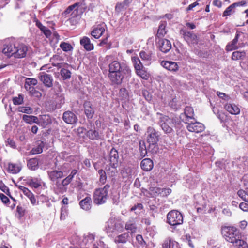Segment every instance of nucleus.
<instances>
[{
    "label": "nucleus",
    "mask_w": 248,
    "mask_h": 248,
    "mask_svg": "<svg viewBox=\"0 0 248 248\" xmlns=\"http://www.w3.org/2000/svg\"><path fill=\"white\" fill-rule=\"evenodd\" d=\"M108 77L113 85H119L124 77L129 78L131 70L125 64H121L118 61H113L108 65Z\"/></svg>",
    "instance_id": "obj_1"
},
{
    "label": "nucleus",
    "mask_w": 248,
    "mask_h": 248,
    "mask_svg": "<svg viewBox=\"0 0 248 248\" xmlns=\"http://www.w3.org/2000/svg\"><path fill=\"white\" fill-rule=\"evenodd\" d=\"M221 232L226 241L232 243L237 248H241L242 246H246V242L241 239V234L236 227L222 226Z\"/></svg>",
    "instance_id": "obj_2"
},
{
    "label": "nucleus",
    "mask_w": 248,
    "mask_h": 248,
    "mask_svg": "<svg viewBox=\"0 0 248 248\" xmlns=\"http://www.w3.org/2000/svg\"><path fill=\"white\" fill-rule=\"evenodd\" d=\"M124 222L119 218H110L107 223L106 232L112 236L122 232L124 229Z\"/></svg>",
    "instance_id": "obj_3"
},
{
    "label": "nucleus",
    "mask_w": 248,
    "mask_h": 248,
    "mask_svg": "<svg viewBox=\"0 0 248 248\" xmlns=\"http://www.w3.org/2000/svg\"><path fill=\"white\" fill-rule=\"evenodd\" d=\"M147 141L149 144V151L156 153L158 150L157 142L159 141V134L157 131L151 127L147 131Z\"/></svg>",
    "instance_id": "obj_4"
},
{
    "label": "nucleus",
    "mask_w": 248,
    "mask_h": 248,
    "mask_svg": "<svg viewBox=\"0 0 248 248\" xmlns=\"http://www.w3.org/2000/svg\"><path fill=\"white\" fill-rule=\"evenodd\" d=\"M109 188L110 186L107 184L102 188L96 189L93 194L94 203L98 205L105 203L108 198Z\"/></svg>",
    "instance_id": "obj_5"
},
{
    "label": "nucleus",
    "mask_w": 248,
    "mask_h": 248,
    "mask_svg": "<svg viewBox=\"0 0 248 248\" xmlns=\"http://www.w3.org/2000/svg\"><path fill=\"white\" fill-rule=\"evenodd\" d=\"M167 222L171 226H176L183 223V216L178 210H171L167 215Z\"/></svg>",
    "instance_id": "obj_6"
},
{
    "label": "nucleus",
    "mask_w": 248,
    "mask_h": 248,
    "mask_svg": "<svg viewBox=\"0 0 248 248\" xmlns=\"http://www.w3.org/2000/svg\"><path fill=\"white\" fill-rule=\"evenodd\" d=\"M194 110L192 108L186 106L184 114H181L180 118L185 124H202L197 122L193 118Z\"/></svg>",
    "instance_id": "obj_7"
},
{
    "label": "nucleus",
    "mask_w": 248,
    "mask_h": 248,
    "mask_svg": "<svg viewBox=\"0 0 248 248\" xmlns=\"http://www.w3.org/2000/svg\"><path fill=\"white\" fill-rule=\"evenodd\" d=\"M68 164H64L61 168L58 170H54L47 171V174L49 179L52 182H57L58 179L62 178L65 174L66 171L64 168H66Z\"/></svg>",
    "instance_id": "obj_8"
},
{
    "label": "nucleus",
    "mask_w": 248,
    "mask_h": 248,
    "mask_svg": "<svg viewBox=\"0 0 248 248\" xmlns=\"http://www.w3.org/2000/svg\"><path fill=\"white\" fill-rule=\"evenodd\" d=\"M180 33L189 45L198 43V39L196 34L184 29H181Z\"/></svg>",
    "instance_id": "obj_9"
},
{
    "label": "nucleus",
    "mask_w": 248,
    "mask_h": 248,
    "mask_svg": "<svg viewBox=\"0 0 248 248\" xmlns=\"http://www.w3.org/2000/svg\"><path fill=\"white\" fill-rule=\"evenodd\" d=\"M16 45L15 41L12 40L9 42L8 41L4 45V47L2 50V52L8 57H11L14 56L16 57Z\"/></svg>",
    "instance_id": "obj_10"
},
{
    "label": "nucleus",
    "mask_w": 248,
    "mask_h": 248,
    "mask_svg": "<svg viewBox=\"0 0 248 248\" xmlns=\"http://www.w3.org/2000/svg\"><path fill=\"white\" fill-rule=\"evenodd\" d=\"M38 81L36 79L33 78H27L25 79V88L27 90H29L32 95L36 94L37 96L41 95V94L38 91L34 90V88L31 86H35L37 84Z\"/></svg>",
    "instance_id": "obj_11"
},
{
    "label": "nucleus",
    "mask_w": 248,
    "mask_h": 248,
    "mask_svg": "<svg viewBox=\"0 0 248 248\" xmlns=\"http://www.w3.org/2000/svg\"><path fill=\"white\" fill-rule=\"evenodd\" d=\"M39 78L46 87L50 88L52 86L53 79L51 75L41 72L39 74Z\"/></svg>",
    "instance_id": "obj_12"
},
{
    "label": "nucleus",
    "mask_w": 248,
    "mask_h": 248,
    "mask_svg": "<svg viewBox=\"0 0 248 248\" xmlns=\"http://www.w3.org/2000/svg\"><path fill=\"white\" fill-rule=\"evenodd\" d=\"M119 155L118 151L114 148H112L109 154V164L111 167L116 168L118 165Z\"/></svg>",
    "instance_id": "obj_13"
},
{
    "label": "nucleus",
    "mask_w": 248,
    "mask_h": 248,
    "mask_svg": "<svg viewBox=\"0 0 248 248\" xmlns=\"http://www.w3.org/2000/svg\"><path fill=\"white\" fill-rule=\"evenodd\" d=\"M150 191L154 196L160 195L165 197L169 195L171 192L170 188H161L158 187H152L150 188Z\"/></svg>",
    "instance_id": "obj_14"
},
{
    "label": "nucleus",
    "mask_w": 248,
    "mask_h": 248,
    "mask_svg": "<svg viewBox=\"0 0 248 248\" xmlns=\"http://www.w3.org/2000/svg\"><path fill=\"white\" fill-rule=\"evenodd\" d=\"M161 65L165 69L171 72H176L179 69L177 63L171 61H163L161 62Z\"/></svg>",
    "instance_id": "obj_15"
},
{
    "label": "nucleus",
    "mask_w": 248,
    "mask_h": 248,
    "mask_svg": "<svg viewBox=\"0 0 248 248\" xmlns=\"http://www.w3.org/2000/svg\"><path fill=\"white\" fill-rule=\"evenodd\" d=\"M105 31V26L103 24H99L93 28L91 34L94 38L98 39L103 34Z\"/></svg>",
    "instance_id": "obj_16"
},
{
    "label": "nucleus",
    "mask_w": 248,
    "mask_h": 248,
    "mask_svg": "<svg viewBox=\"0 0 248 248\" xmlns=\"http://www.w3.org/2000/svg\"><path fill=\"white\" fill-rule=\"evenodd\" d=\"M159 48L163 53H167L171 48L170 42L167 39H162L159 42Z\"/></svg>",
    "instance_id": "obj_17"
},
{
    "label": "nucleus",
    "mask_w": 248,
    "mask_h": 248,
    "mask_svg": "<svg viewBox=\"0 0 248 248\" xmlns=\"http://www.w3.org/2000/svg\"><path fill=\"white\" fill-rule=\"evenodd\" d=\"M26 181V183H27L31 187L34 188H38L42 186V184H43L44 186L45 185V184L42 182L40 178L31 177Z\"/></svg>",
    "instance_id": "obj_18"
},
{
    "label": "nucleus",
    "mask_w": 248,
    "mask_h": 248,
    "mask_svg": "<svg viewBox=\"0 0 248 248\" xmlns=\"http://www.w3.org/2000/svg\"><path fill=\"white\" fill-rule=\"evenodd\" d=\"M63 119L67 124H75L77 122L76 115L71 111L65 112L63 114Z\"/></svg>",
    "instance_id": "obj_19"
},
{
    "label": "nucleus",
    "mask_w": 248,
    "mask_h": 248,
    "mask_svg": "<svg viewBox=\"0 0 248 248\" xmlns=\"http://www.w3.org/2000/svg\"><path fill=\"white\" fill-rule=\"evenodd\" d=\"M224 108L228 112L232 114L236 115L240 113V108L234 104H226Z\"/></svg>",
    "instance_id": "obj_20"
},
{
    "label": "nucleus",
    "mask_w": 248,
    "mask_h": 248,
    "mask_svg": "<svg viewBox=\"0 0 248 248\" xmlns=\"http://www.w3.org/2000/svg\"><path fill=\"white\" fill-rule=\"evenodd\" d=\"M80 44L87 51L93 49V45L91 43L90 39L86 36L83 37L80 41Z\"/></svg>",
    "instance_id": "obj_21"
},
{
    "label": "nucleus",
    "mask_w": 248,
    "mask_h": 248,
    "mask_svg": "<svg viewBox=\"0 0 248 248\" xmlns=\"http://www.w3.org/2000/svg\"><path fill=\"white\" fill-rule=\"evenodd\" d=\"M140 166L142 170L148 171L152 169L153 167V162L151 159L145 158L141 162Z\"/></svg>",
    "instance_id": "obj_22"
},
{
    "label": "nucleus",
    "mask_w": 248,
    "mask_h": 248,
    "mask_svg": "<svg viewBox=\"0 0 248 248\" xmlns=\"http://www.w3.org/2000/svg\"><path fill=\"white\" fill-rule=\"evenodd\" d=\"M28 51V47L24 44L19 45L16 47V58H21L26 56Z\"/></svg>",
    "instance_id": "obj_23"
},
{
    "label": "nucleus",
    "mask_w": 248,
    "mask_h": 248,
    "mask_svg": "<svg viewBox=\"0 0 248 248\" xmlns=\"http://www.w3.org/2000/svg\"><path fill=\"white\" fill-rule=\"evenodd\" d=\"M167 25V24L166 21H162L160 22L156 34V36L157 37H162L166 34L167 32V30L166 29Z\"/></svg>",
    "instance_id": "obj_24"
},
{
    "label": "nucleus",
    "mask_w": 248,
    "mask_h": 248,
    "mask_svg": "<svg viewBox=\"0 0 248 248\" xmlns=\"http://www.w3.org/2000/svg\"><path fill=\"white\" fill-rule=\"evenodd\" d=\"M80 207L85 210H89L91 208L92 200L90 197H86L79 202Z\"/></svg>",
    "instance_id": "obj_25"
},
{
    "label": "nucleus",
    "mask_w": 248,
    "mask_h": 248,
    "mask_svg": "<svg viewBox=\"0 0 248 248\" xmlns=\"http://www.w3.org/2000/svg\"><path fill=\"white\" fill-rule=\"evenodd\" d=\"M135 71L137 75L142 79L147 80L149 78L150 74L143 66L135 69Z\"/></svg>",
    "instance_id": "obj_26"
},
{
    "label": "nucleus",
    "mask_w": 248,
    "mask_h": 248,
    "mask_svg": "<svg viewBox=\"0 0 248 248\" xmlns=\"http://www.w3.org/2000/svg\"><path fill=\"white\" fill-rule=\"evenodd\" d=\"M239 37V34L237 33L232 41L226 46V49L227 51H232V50L237 49L238 48V46H237V43L238 42Z\"/></svg>",
    "instance_id": "obj_27"
},
{
    "label": "nucleus",
    "mask_w": 248,
    "mask_h": 248,
    "mask_svg": "<svg viewBox=\"0 0 248 248\" xmlns=\"http://www.w3.org/2000/svg\"><path fill=\"white\" fill-rule=\"evenodd\" d=\"M67 185L63 183V181L61 182L57 181L54 188L55 193L59 194H62L66 191V186Z\"/></svg>",
    "instance_id": "obj_28"
},
{
    "label": "nucleus",
    "mask_w": 248,
    "mask_h": 248,
    "mask_svg": "<svg viewBox=\"0 0 248 248\" xmlns=\"http://www.w3.org/2000/svg\"><path fill=\"white\" fill-rule=\"evenodd\" d=\"M129 235L127 232H124L115 237L114 241L115 243H126L128 240Z\"/></svg>",
    "instance_id": "obj_29"
},
{
    "label": "nucleus",
    "mask_w": 248,
    "mask_h": 248,
    "mask_svg": "<svg viewBox=\"0 0 248 248\" xmlns=\"http://www.w3.org/2000/svg\"><path fill=\"white\" fill-rule=\"evenodd\" d=\"M132 1V0H124L122 2L117 3L115 6V11L120 13L124 9H126Z\"/></svg>",
    "instance_id": "obj_30"
},
{
    "label": "nucleus",
    "mask_w": 248,
    "mask_h": 248,
    "mask_svg": "<svg viewBox=\"0 0 248 248\" xmlns=\"http://www.w3.org/2000/svg\"><path fill=\"white\" fill-rule=\"evenodd\" d=\"M125 228L126 230L130 231L131 233L135 232L137 230L135 220L133 218L128 220L125 224Z\"/></svg>",
    "instance_id": "obj_31"
},
{
    "label": "nucleus",
    "mask_w": 248,
    "mask_h": 248,
    "mask_svg": "<svg viewBox=\"0 0 248 248\" xmlns=\"http://www.w3.org/2000/svg\"><path fill=\"white\" fill-rule=\"evenodd\" d=\"M163 248H179L178 244L170 238L166 239L162 245Z\"/></svg>",
    "instance_id": "obj_32"
},
{
    "label": "nucleus",
    "mask_w": 248,
    "mask_h": 248,
    "mask_svg": "<svg viewBox=\"0 0 248 248\" xmlns=\"http://www.w3.org/2000/svg\"><path fill=\"white\" fill-rule=\"evenodd\" d=\"M186 127L189 131L195 133L202 132L205 129L204 125H187Z\"/></svg>",
    "instance_id": "obj_33"
},
{
    "label": "nucleus",
    "mask_w": 248,
    "mask_h": 248,
    "mask_svg": "<svg viewBox=\"0 0 248 248\" xmlns=\"http://www.w3.org/2000/svg\"><path fill=\"white\" fill-rule=\"evenodd\" d=\"M87 136L90 139L93 140H96L99 138V132L94 127L93 129L91 128L87 132Z\"/></svg>",
    "instance_id": "obj_34"
},
{
    "label": "nucleus",
    "mask_w": 248,
    "mask_h": 248,
    "mask_svg": "<svg viewBox=\"0 0 248 248\" xmlns=\"http://www.w3.org/2000/svg\"><path fill=\"white\" fill-rule=\"evenodd\" d=\"M85 113L88 118H91L93 115V110L90 102H86L84 105Z\"/></svg>",
    "instance_id": "obj_35"
},
{
    "label": "nucleus",
    "mask_w": 248,
    "mask_h": 248,
    "mask_svg": "<svg viewBox=\"0 0 248 248\" xmlns=\"http://www.w3.org/2000/svg\"><path fill=\"white\" fill-rule=\"evenodd\" d=\"M95 235L91 233H87L85 235L83 239V242L85 245H91L94 240Z\"/></svg>",
    "instance_id": "obj_36"
},
{
    "label": "nucleus",
    "mask_w": 248,
    "mask_h": 248,
    "mask_svg": "<svg viewBox=\"0 0 248 248\" xmlns=\"http://www.w3.org/2000/svg\"><path fill=\"white\" fill-rule=\"evenodd\" d=\"M239 3H233L230 5L224 11L223 13V16H230L234 12V8L236 6H238Z\"/></svg>",
    "instance_id": "obj_37"
},
{
    "label": "nucleus",
    "mask_w": 248,
    "mask_h": 248,
    "mask_svg": "<svg viewBox=\"0 0 248 248\" xmlns=\"http://www.w3.org/2000/svg\"><path fill=\"white\" fill-rule=\"evenodd\" d=\"M157 115L160 120V124H170L171 123H174L173 120L167 116L163 115L161 114H157Z\"/></svg>",
    "instance_id": "obj_38"
},
{
    "label": "nucleus",
    "mask_w": 248,
    "mask_h": 248,
    "mask_svg": "<svg viewBox=\"0 0 248 248\" xmlns=\"http://www.w3.org/2000/svg\"><path fill=\"white\" fill-rule=\"evenodd\" d=\"M245 56L246 53L244 51H234L232 54V59L233 60L236 61L243 59L245 57Z\"/></svg>",
    "instance_id": "obj_39"
},
{
    "label": "nucleus",
    "mask_w": 248,
    "mask_h": 248,
    "mask_svg": "<svg viewBox=\"0 0 248 248\" xmlns=\"http://www.w3.org/2000/svg\"><path fill=\"white\" fill-rule=\"evenodd\" d=\"M36 25L37 26V27L38 28H39L40 29V30L42 32H43V33L45 34V35L46 37H48L50 35V34H51L50 31L49 30H48L46 27L43 26L40 22H39L38 21H36Z\"/></svg>",
    "instance_id": "obj_40"
},
{
    "label": "nucleus",
    "mask_w": 248,
    "mask_h": 248,
    "mask_svg": "<svg viewBox=\"0 0 248 248\" xmlns=\"http://www.w3.org/2000/svg\"><path fill=\"white\" fill-rule=\"evenodd\" d=\"M238 196L243 201L248 203V188L245 190L240 189L237 191Z\"/></svg>",
    "instance_id": "obj_41"
},
{
    "label": "nucleus",
    "mask_w": 248,
    "mask_h": 248,
    "mask_svg": "<svg viewBox=\"0 0 248 248\" xmlns=\"http://www.w3.org/2000/svg\"><path fill=\"white\" fill-rule=\"evenodd\" d=\"M27 165L31 170H35L38 168V162L35 158H32L28 161Z\"/></svg>",
    "instance_id": "obj_42"
},
{
    "label": "nucleus",
    "mask_w": 248,
    "mask_h": 248,
    "mask_svg": "<svg viewBox=\"0 0 248 248\" xmlns=\"http://www.w3.org/2000/svg\"><path fill=\"white\" fill-rule=\"evenodd\" d=\"M139 150L140 152V156L142 157H144L147 153V149L146 147L144 141H140L139 142Z\"/></svg>",
    "instance_id": "obj_43"
},
{
    "label": "nucleus",
    "mask_w": 248,
    "mask_h": 248,
    "mask_svg": "<svg viewBox=\"0 0 248 248\" xmlns=\"http://www.w3.org/2000/svg\"><path fill=\"white\" fill-rule=\"evenodd\" d=\"M140 56L143 61L146 62H150L152 60L151 54L150 52L141 51L140 53Z\"/></svg>",
    "instance_id": "obj_44"
},
{
    "label": "nucleus",
    "mask_w": 248,
    "mask_h": 248,
    "mask_svg": "<svg viewBox=\"0 0 248 248\" xmlns=\"http://www.w3.org/2000/svg\"><path fill=\"white\" fill-rule=\"evenodd\" d=\"M23 120L25 123L30 124L31 123H36L37 122L38 118L33 116H29L27 115H23Z\"/></svg>",
    "instance_id": "obj_45"
},
{
    "label": "nucleus",
    "mask_w": 248,
    "mask_h": 248,
    "mask_svg": "<svg viewBox=\"0 0 248 248\" xmlns=\"http://www.w3.org/2000/svg\"><path fill=\"white\" fill-rule=\"evenodd\" d=\"M77 170H73L71 172V173L66 177L65 179H64L63 181V183L65 184L68 185L72 180L74 176L77 174Z\"/></svg>",
    "instance_id": "obj_46"
},
{
    "label": "nucleus",
    "mask_w": 248,
    "mask_h": 248,
    "mask_svg": "<svg viewBox=\"0 0 248 248\" xmlns=\"http://www.w3.org/2000/svg\"><path fill=\"white\" fill-rule=\"evenodd\" d=\"M60 73L61 76L63 80L69 79L71 77V72L65 68H62L61 70Z\"/></svg>",
    "instance_id": "obj_47"
},
{
    "label": "nucleus",
    "mask_w": 248,
    "mask_h": 248,
    "mask_svg": "<svg viewBox=\"0 0 248 248\" xmlns=\"http://www.w3.org/2000/svg\"><path fill=\"white\" fill-rule=\"evenodd\" d=\"M132 61L134 66L135 70L143 66L138 57H132Z\"/></svg>",
    "instance_id": "obj_48"
},
{
    "label": "nucleus",
    "mask_w": 248,
    "mask_h": 248,
    "mask_svg": "<svg viewBox=\"0 0 248 248\" xmlns=\"http://www.w3.org/2000/svg\"><path fill=\"white\" fill-rule=\"evenodd\" d=\"M68 208L67 206H63L61 208V212L60 216L61 220H65L68 216Z\"/></svg>",
    "instance_id": "obj_49"
},
{
    "label": "nucleus",
    "mask_w": 248,
    "mask_h": 248,
    "mask_svg": "<svg viewBox=\"0 0 248 248\" xmlns=\"http://www.w3.org/2000/svg\"><path fill=\"white\" fill-rule=\"evenodd\" d=\"M60 46L62 50L66 52L70 51L73 49L72 46L70 44L66 42H62Z\"/></svg>",
    "instance_id": "obj_50"
},
{
    "label": "nucleus",
    "mask_w": 248,
    "mask_h": 248,
    "mask_svg": "<svg viewBox=\"0 0 248 248\" xmlns=\"http://www.w3.org/2000/svg\"><path fill=\"white\" fill-rule=\"evenodd\" d=\"M43 147L44 143L43 142H41L37 147L34 148L31 150V153L32 154H40L42 152Z\"/></svg>",
    "instance_id": "obj_51"
},
{
    "label": "nucleus",
    "mask_w": 248,
    "mask_h": 248,
    "mask_svg": "<svg viewBox=\"0 0 248 248\" xmlns=\"http://www.w3.org/2000/svg\"><path fill=\"white\" fill-rule=\"evenodd\" d=\"M98 174H99L100 177V182L102 184H104L106 182L107 176L105 171L102 170H98Z\"/></svg>",
    "instance_id": "obj_52"
},
{
    "label": "nucleus",
    "mask_w": 248,
    "mask_h": 248,
    "mask_svg": "<svg viewBox=\"0 0 248 248\" xmlns=\"http://www.w3.org/2000/svg\"><path fill=\"white\" fill-rule=\"evenodd\" d=\"M18 110L19 112L30 114L32 112V109L28 106L19 107L18 108Z\"/></svg>",
    "instance_id": "obj_53"
},
{
    "label": "nucleus",
    "mask_w": 248,
    "mask_h": 248,
    "mask_svg": "<svg viewBox=\"0 0 248 248\" xmlns=\"http://www.w3.org/2000/svg\"><path fill=\"white\" fill-rule=\"evenodd\" d=\"M79 5L78 3H76L72 5L69 6L64 11V14L68 15L70 14L73 10L75 9L76 10H77V7Z\"/></svg>",
    "instance_id": "obj_54"
},
{
    "label": "nucleus",
    "mask_w": 248,
    "mask_h": 248,
    "mask_svg": "<svg viewBox=\"0 0 248 248\" xmlns=\"http://www.w3.org/2000/svg\"><path fill=\"white\" fill-rule=\"evenodd\" d=\"M16 211L18 214L19 218L21 219L25 215V214L26 213V209L25 208H23L20 205H18L16 208Z\"/></svg>",
    "instance_id": "obj_55"
},
{
    "label": "nucleus",
    "mask_w": 248,
    "mask_h": 248,
    "mask_svg": "<svg viewBox=\"0 0 248 248\" xmlns=\"http://www.w3.org/2000/svg\"><path fill=\"white\" fill-rule=\"evenodd\" d=\"M18 188L19 189L22 190L23 193L28 197H29L30 196H31V194H32V193L31 192L28 188L23 186H19Z\"/></svg>",
    "instance_id": "obj_56"
},
{
    "label": "nucleus",
    "mask_w": 248,
    "mask_h": 248,
    "mask_svg": "<svg viewBox=\"0 0 248 248\" xmlns=\"http://www.w3.org/2000/svg\"><path fill=\"white\" fill-rule=\"evenodd\" d=\"M8 171L9 173L15 174L16 173V166L14 164L9 163L7 168Z\"/></svg>",
    "instance_id": "obj_57"
},
{
    "label": "nucleus",
    "mask_w": 248,
    "mask_h": 248,
    "mask_svg": "<svg viewBox=\"0 0 248 248\" xmlns=\"http://www.w3.org/2000/svg\"><path fill=\"white\" fill-rule=\"evenodd\" d=\"M161 126L166 133H170L172 130V128L169 125H161Z\"/></svg>",
    "instance_id": "obj_58"
},
{
    "label": "nucleus",
    "mask_w": 248,
    "mask_h": 248,
    "mask_svg": "<svg viewBox=\"0 0 248 248\" xmlns=\"http://www.w3.org/2000/svg\"><path fill=\"white\" fill-rule=\"evenodd\" d=\"M6 143V145H8L13 148H16V143L15 142V141L13 139L10 138L7 139Z\"/></svg>",
    "instance_id": "obj_59"
},
{
    "label": "nucleus",
    "mask_w": 248,
    "mask_h": 248,
    "mask_svg": "<svg viewBox=\"0 0 248 248\" xmlns=\"http://www.w3.org/2000/svg\"><path fill=\"white\" fill-rule=\"evenodd\" d=\"M239 208L244 211H248V203H240L239 204Z\"/></svg>",
    "instance_id": "obj_60"
},
{
    "label": "nucleus",
    "mask_w": 248,
    "mask_h": 248,
    "mask_svg": "<svg viewBox=\"0 0 248 248\" xmlns=\"http://www.w3.org/2000/svg\"><path fill=\"white\" fill-rule=\"evenodd\" d=\"M0 189L6 194L9 195V188L3 184L0 185Z\"/></svg>",
    "instance_id": "obj_61"
},
{
    "label": "nucleus",
    "mask_w": 248,
    "mask_h": 248,
    "mask_svg": "<svg viewBox=\"0 0 248 248\" xmlns=\"http://www.w3.org/2000/svg\"><path fill=\"white\" fill-rule=\"evenodd\" d=\"M143 208V205L141 203H137L136 205L133 206L131 209V211H134L136 209H139L140 210H141Z\"/></svg>",
    "instance_id": "obj_62"
},
{
    "label": "nucleus",
    "mask_w": 248,
    "mask_h": 248,
    "mask_svg": "<svg viewBox=\"0 0 248 248\" xmlns=\"http://www.w3.org/2000/svg\"><path fill=\"white\" fill-rule=\"evenodd\" d=\"M217 94L221 98L224 99L226 100H228L229 97L228 96H227L226 95V94L223 93L217 92Z\"/></svg>",
    "instance_id": "obj_63"
},
{
    "label": "nucleus",
    "mask_w": 248,
    "mask_h": 248,
    "mask_svg": "<svg viewBox=\"0 0 248 248\" xmlns=\"http://www.w3.org/2000/svg\"><path fill=\"white\" fill-rule=\"evenodd\" d=\"M0 199L2 202L4 203H7L9 202V200L8 198L4 195L3 194H1L0 195Z\"/></svg>",
    "instance_id": "obj_64"
}]
</instances>
